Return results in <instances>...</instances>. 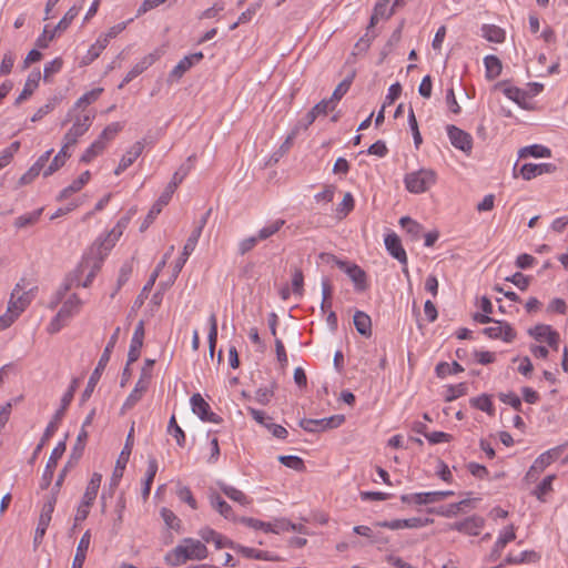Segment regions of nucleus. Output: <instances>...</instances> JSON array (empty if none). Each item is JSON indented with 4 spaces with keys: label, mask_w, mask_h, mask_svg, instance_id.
<instances>
[{
    "label": "nucleus",
    "mask_w": 568,
    "mask_h": 568,
    "mask_svg": "<svg viewBox=\"0 0 568 568\" xmlns=\"http://www.w3.org/2000/svg\"><path fill=\"white\" fill-rule=\"evenodd\" d=\"M354 209V197L347 192L342 202L337 205L336 214L339 219L345 217Z\"/></svg>",
    "instance_id": "3c124183"
},
{
    "label": "nucleus",
    "mask_w": 568,
    "mask_h": 568,
    "mask_svg": "<svg viewBox=\"0 0 568 568\" xmlns=\"http://www.w3.org/2000/svg\"><path fill=\"white\" fill-rule=\"evenodd\" d=\"M274 395V385L261 387L255 392V400L261 405H267Z\"/></svg>",
    "instance_id": "338daca9"
},
{
    "label": "nucleus",
    "mask_w": 568,
    "mask_h": 568,
    "mask_svg": "<svg viewBox=\"0 0 568 568\" xmlns=\"http://www.w3.org/2000/svg\"><path fill=\"white\" fill-rule=\"evenodd\" d=\"M119 335H120V327H116L114 329L113 334L110 336V339H109V342L98 362V365L88 381L87 387H85L84 392L82 393V400L88 399L91 396V394L93 393L94 387L97 386L102 372L104 371L105 366L108 365V363L110 361L111 353L118 343Z\"/></svg>",
    "instance_id": "7ed1b4c3"
},
{
    "label": "nucleus",
    "mask_w": 568,
    "mask_h": 568,
    "mask_svg": "<svg viewBox=\"0 0 568 568\" xmlns=\"http://www.w3.org/2000/svg\"><path fill=\"white\" fill-rule=\"evenodd\" d=\"M353 322L356 331L361 335L365 337H369L372 335V320L366 313L356 311L353 317Z\"/></svg>",
    "instance_id": "c85d7f7f"
},
{
    "label": "nucleus",
    "mask_w": 568,
    "mask_h": 568,
    "mask_svg": "<svg viewBox=\"0 0 568 568\" xmlns=\"http://www.w3.org/2000/svg\"><path fill=\"white\" fill-rule=\"evenodd\" d=\"M210 505L225 519L235 520L232 507L216 493L210 490L209 493Z\"/></svg>",
    "instance_id": "4be33fe9"
},
{
    "label": "nucleus",
    "mask_w": 568,
    "mask_h": 568,
    "mask_svg": "<svg viewBox=\"0 0 568 568\" xmlns=\"http://www.w3.org/2000/svg\"><path fill=\"white\" fill-rule=\"evenodd\" d=\"M447 134L450 143L458 150L469 154L473 149V138L466 131L455 126H447Z\"/></svg>",
    "instance_id": "ddd939ff"
},
{
    "label": "nucleus",
    "mask_w": 568,
    "mask_h": 568,
    "mask_svg": "<svg viewBox=\"0 0 568 568\" xmlns=\"http://www.w3.org/2000/svg\"><path fill=\"white\" fill-rule=\"evenodd\" d=\"M199 241V231H192L191 235L186 240V243L183 247L181 256L178 258L174 271L175 273H180L183 268L184 264L186 263L189 256L193 253V251L196 247Z\"/></svg>",
    "instance_id": "b1692460"
},
{
    "label": "nucleus",
    "mask_w": 568,
    "mask_h": 568,
    "mask_svg": "<svg viewBox=\"0 0 568 568\" xmlns=\"http://www.w3.org/2000/svg\"><path fill=\"white\" fill-rule=\"evenodd\" d=\"M63 65V61L61 58H55L52 61L45 63L43 69V79L48 80L53 74L58 73Z\"/></svg>",
    "instance_id": "e2e57ef3"
},
{
    "label": "nucleus",
    "mask_w": 568,
    "mask_h": 568,
    "mask_svg": "<svg viewBox=\"0 0 568 568\" xmlns=\"http://www.w3.org/2000/svg\"><path fill=\"white\" fill-rule=\"evenodd\" d=\"M207 548L201 540L184 538L178 546L165 555V561L173 567L185 564L187 560H202L207 557Z\"/></svg>",
    "instance_id": "f257e3e1"
},
{
    "label": "nucleus",
    "mask_w": 568,
    "mask_h": 568,
    "mask_svg": "<svg viewBox=\"0 0 568 568\" xmlns=\"http://www.w3.org/2000/svg\"><path fill=\"white\" fill-rule=\"evenodd\" d=\"M191 170L192 164H182L173 174L171 182L166 186H172V191L175 192L179 184L182 183V181L190 173Z\"/></svg>",
    "instance_id": "8fccbe9b"
},
{
    "label": "nucleus",
    "mask_w": 568,
    "mask_h": 568,
    "mask_svg": "<svg viewBox=\"0 0 568 568\" xmlns=\"http://www.w3.org/2000/svg\"><path fill=\"white\" fill-rule=\"evenodd\" d=\"M327 256L332 258L336 263V265L349 276V278L353 281L357 290H366V274L358 265L348 264L346 262L336 260V257L333 255Z\"/></svg>",
    "instance_id": "9b49d317"
},
{
    "label": "nucleus",
    "mask_w": 568,
    "mask_h": 568,
    "mask_svg": "<svg viewBox=\"0 0 568 568\" xmlns=\"http://www.w3.org/2000/svg\"><path fill=\"white\" fill-rule=\"evenodd\" d=\"M40 80V72L32 73L28 77L22 92L19 94V97L16 100V104H20L22 101L28 99L33 91L38 88Z\"/></svg>",
    "instance_id": "f704fd0d"
},
{
    "label": "nucleus",
    "mask_w": 568,
    "mask_h": 568,
    "mask_svg": "<svg viewBox=\"0 0 568 568\" xmlns=\"http://www.w3.org/2000/svg\"><path fill=\"white\" fill-rule=\"evenodd\" d=\"M102 92H103L102 88H95V89L84 93L77 100L73 108L69 111V114L73 113L75 110H78L84 105H89V104L95 102L100 98Z\"/></svg>",
    "instance_id": "4c0bfd02"
},
{
    "label": "nucleus",
    "mask_w": 568,
    "mask_h": 568,
    "mask_svg": "<svg viewBox=\"0 0 568 568\" xmlns=\"http://www.w3.org/2000/svg\"><path fill=\"white\" fill-rule=\"evenodd\" d=\"M106 40L98 38L97 41L89 48L87 54L82 58L81 64L88 65L100 57L102 51L106 48Z\"/></svg>",
    "instance_id": "72a5a7b5"
},
{
    "label": "nucleus",
    "mask_w": 568,
    "mask_h": 568,
    "mask_svg": "<svg viewBox=\"0 0 568 568\" xmlns=\"http://www.w3.org/2000/svg\"><path fill=\"white\" fill-rule=\"evenodd\" d=\"M133 433H134V424L132 425V427L126 436L125 445H124L123 449L121 450L120 456L116 460L115 468H114L113 475H112V484L113 485H118L119 480L123 476V470L129 462V458H130V455L132 452V447L134 444Z\"/></svg>",
    "instance_id": "1a4fd4ad"
},
{
    "label": "nucleus",
    "mask_w": 568,
    "mask_h": 568,
    "mask_svg": "<svg viewBox=\"0 0 568 568\" xmlns=\"http://www.w3.org/2000/svg\"><path fill=\"white\" fill-rule=\"evenodd\" d=\"M241 523L254 529H262L265 532L280 534L282 529H278L277 519L274 523H264L258 519L243 517L240 519Z\"/></svg>",
    "instance_id": "473e14b6"
},
{
    "label": "nucleus",
    "mask_w": 568,
    "mask_h": 568,
    "mask_svg": "<svg viewBox=\"0 0 568 568\" xmlns=\"http://www.w3.org/2000/svg\"><path fill=\"white\" fill-rule=\"evenodd\" d=\"M68 116L70 120H72L73 123L69 131L64 134L63 143L69 146H73L77 144L78 139L82 136L91 126L94 119V113L92 111H85L75 115H73V113H68Z\"/></svg>",
    "instance_id": "20e7f679"
},
{
    "label": "nucleus",
    "mask_w": 568,
    "mask_h": 568,
    "mask_svg": "<svg viewBox=\"0 0 568 568\" xmlns=\"http://www.w3.org/2000/svg\"><path fill=\"white\" fill-rule=\"evenodd\" d=\"M83 302L78 295L72 294L62 305L58 312L60 316H63L67 321L78 314L81 310Z\"/></svg>",
    "instance_id": "c756f323"
},
{
    "label": "nucleus",
    "mask_w": 568,
    "mask_h": 568,
    "mask_svg": "<svg viewBox=\"0 0 568 568\" xmlns=\"http://www.w3.org/2000/svg\"><path fill=\"white\" fill-rule=\"evenodd\" d=\"M278 462L284 466L292 468L297 471H302L305 468L304 462L298 456L293 455H282L278 457Z\"/></svg>",
    "instance_id": "09e8293b"
},
{
    "label": "nucleus",
    "mask_w": 568,
    "mask_h": 568,
    "mask_svg": "<svg viewBox=\"0 0 568 568\" xmlns=\"http://www.w3.org/2000/svg\"><path fill=\"white\" fill-rule=\"evenodd\" d=\"M466 504H467V500H462L456 504H450L447 507H439L437 509H432L429 511L437 514L439 516H444V517H453V516L457 515L458 511L462 509V506L466 505Z\"/></svg>",
    "instance_id": "6e6d98bb"
},
{
    "label": "nucleus",
    "mask_w": 568,
    "mask_h": 568,
    "mask_svg": "<svg viewBox=\"0 0 568 568\" xmlns=\"http://www.w3.org/2000/svg\"><path fill=\"white\" fill-rule=\"evenodd\" d=\"M82 9V3L72 6L63 16V18L58 22V24L54 27L55 31H58L60 34L64 32L74 18L79 14L80 10Z\"/></svg>",
    "instance_id": "c9c22d12"
},
{
    "label": "nucleus",
    "mask_w": 568,
    "mask_h": 568,
    "mask_svg": "<svg viewBox=\"0 0 568 568\" xmlns=\"http://www.w3.org/2000/svg\"><path fill=\"white\" fill-rule=\"evenodd\" d=\"M556 171V165L552 163H526L524 164L519 173L523 176L524 180L529 181L536 176L542 175V174H549Z\"/></svg>",
    "instance_id": "f3484780"
},
{
    "label": "nucleus",
    "mask_w": 568,
    "mask_h": 568,
    "mask_svg": "<svg viewBox=\"0 0 568 568\" xmlns=\"http://www.w3.org/2000/svg\"><path fill=\"white\" fill-rule=\"evenodd\" d=\"M172 186H166L158 201L150 209L144 222L141 225V231L149 227V225L154 221V219L161 213L162 209L170 202L173 195Z\"/></svg>",
    "instance_id": "2eb2a0df"
},
{
    "label": "nucleus",
    "mask_w": 568,
    "mask_h": 568,
    "mask_svg": "<svg viewBox=\"0 0 568 568\" xmlns=\"http://www.w3.org/2000/svg\"><path fill=\"white\" fill-rule=\"evenodd\" d=\"M354 75H351L344 79L334 90L329 100L337 105L338 101L346 94L349 90Z\"/></svg>",
    "instance_id": "de8ad7c7"
},
{
    "label": "nucleus",
    "mask_w": 568,
    "mask_h": 568,
    "mask_svg": "<svg viewBox=\"0 0 568 568\" xmlns=\"http://www.w3.org/2000/svg\"><path fill=\"white\" fill-rule=\"evenodd\" d=\"M405 186L408 192L419 194L426 192L436 182V173L429 169H420L405 175Z\"/></svg>",
    "instance_id": "39448f33"
},
{
    "label": "nucleus",
    "mask_w": 568,
    "mask_h": 568,
    "mask_svg": "<svg viewBox=\"0 0 568 568\" xmlns=\"http://www.w3.org/2000/svg\"><path fill=\"white\" fill-rule=\"evenodd\" d=\"M528 334L537 342L547 343L555 351L559 347V334L546 324H538L528 329Z\"/></svg>",
    "instance_id": "9d476101"
},
{
    "label": "nucleus",
    "mask_w": 568,
    "mask_h": 568,
    "mask_svg": "<svg viewBox=\"0 0 568 568\" xmlns=\"http://www.w3.org/2000/svg\"><path fill=\"white\" fill-rule=\"evenodd\" d=\"M300 426L310 433L325 430V418L322 419H311L304 418L300 422Z\"/></svg>",
    "instance_id": "4d7b16f0"
},
{
    "label": "nucleus",
    "mask_w": 568,
    "mask_h": 568,
    "mask_svg": "<svg viewBox=\"0 0 568 568\" xmlns=\"http://www.w3.org/2000/svg\"><path fill=\"white\" fill-rule=\"evenodd\" d=\"M168 432L173 435L176 439V444L179 446H184L185 444V434L182 428L178 425L176 419L172 416L169 420Z\"/></svg>",
    "instance_id": "5fc2aeb1"
},
{
    "label": "nucleus",
    "mask_w": 568,
    "mask_h": 568,
    "mask_svg": "<svg viewBox=\"0 0 568 568\" xmlns=\"http://www.w3.org/2000/svg\"><path fill=\"white\" fill-rule=\"evenodd\" d=\"M559 457V452L557 449H550L542 453L532 464V470H536L537 475H540L546 467H548L551 463H554Z\"/></svg>",
    "instance_id": "7c9ffc66"
},
{
    "label": "nucleus",
    "mask_w": 568,
    "mask_h": 568,
    "mask_svg": "<svg viewBox=\"0 0 568 568\" xmlns=\"http://www.w3.org/2000/svg\"><path fill=\"white\" fill-rule=\"evenodd\" d=\"M105 149V142L95 140L82 154L81 161L84 163L91 162L95 156L101 154Z\"/></svg>",
    "instance_id": "c03bdc74"
},
{
    "label": "nucleus",
    "mask_w": 568,
    "mask_h": 568,
    "mask_svg": "<svg viewBox=\"0 0 568 568\" xmlns=\"http://www.w3.org/2000/svg\"><path fill=\"white\" fill-rule=\"evenodd\" d=\"M471 404L479 410L486 412L489 415H494V406L491 399L487 395H480L471 399Z\"/></svg>",
    "instance_id": "603ef678"
},
{
    "label": "nucleus",
    "mask_w": 568,
    "mask_h": 568,
    "mask_svg": "<svg viewBox=\"0 0 568 568\" xmlns=\"http://www.w3.org/2000/svg\"><path fill=\"white\" fill-rule=\"evenodd\" d=\"M99 270L100 265L95 261L83 260L68 276L64 285L58 291L59 298H61L72 286H90Z\"/></svg>",
    "instance_id": "f03ea898"
},
{
    "label": "nucleus",
    "mask_w": 568,
    "mask_h": 568,
    "mask_svg": "<svg viewBox=\"0 0 568 568\" xmlns=\"http://www.w3.org/2000/svg\"><path fill=\"white\" fill-rule=\"evenodd\" d=\"M485 37L491 42L499 43L504 41L505 33L500 28L496 26H487L485 27Z\"/></svg>",
    "instance_id": "69168bd1"
},
{
    "label": "nucleus",
    "mask_w": 568,
    "mask_h": 568,
    "mask_svg": "<svg viewBox=\"0 0 568 568\" xmlns=\"http://www.w3.org/2000/svg\"><path fill=\"white\" fill-rule=\"evenodd\" d=\"M130 219L131 216L126 215L118 221L116 225L109 232L101 244L104 248L109 250L114 246L115 242L120 239V236L123 234V231L129 225Z\"/></svg>",
    "instance_id": "5701e85b"
},
{
    "label": "nucleus",
    "mask_w": 568,
    "mask_h": 568,
    "mask_svg": "<svg viewBox=\"0 0 568 568\" xmlns=\"http://www.w3.org/2000/svg\"><path fill=\"white\" fill-rule=\"evenodd\" d=\"M52 152L53 150L50 149L39 156V159L32 164V166L20 178V186L30 184L40 174V172L44 169L45 164L48 163Z\"/></svg>",
    "instance_id": "a211bd4d"
},
{
    "label": "nucleus",
    "mask_w": 568,
    "mask_h": 568,
    "mask_svg": "<svg viewBox=\"0 0 568 568\" xmlns=\"http://www.w3.org/2000/svg\"><path fill=\"white\" fill-rule=\"evenodd\" d=\"M551 152L548 148L539 144L525 146L519 151L520 158L532 156V158H549Z\"/></svg>",
    "instance_id": "a19ab883"
},
{
    "label": "nucleus",
    "mask_w": 568,
    "mask_h": 568,
    "mask_svg": "<svg viewBox=\"0 0 568 568\" xmlns=\"http://www.w3.org/2000/svg\"><path fill=\"white\" fill-rule=\"evenodd\" d=\"M101 481H102V475L99 473H93L90 481L87 485L85 491L82 497V501H84L85 504L93 505V503L97 498Z\"/></svg>",
    "instance_id": "bb28decb"
},
{
    "label": "nucleus",
    "mask_w": 568,
    "mask_h": 568,
    "mask_svg": "<svg viewBox=\"0 0 568 568\" xmlns=\"http://www.w3.org/2000/svg\"><path fill=\"white\" fill-rule=\"evenodd\" d=\"M42 212H43V209L41 207L33 212L26 213L23 215L18 216L14 220V226L17 229H24V227L36 224L39 221Z\"/></svg>",
    "instance_id": "ea45409f"
},
{
    "label": "nucleus",
    "mask_w": 568,
    "mask_h": 568,
    "mask_svg": "<svg viewBox=\"0 0 568 568\" xmlns=\"http://www.w3.org/2000/svg\"><path fill=\"white\" fill-rule=\"evenodd\" d=\"M60 33L53 29L49 30L48 26L44 27L42 33L38 37L36 44L41 49L48 48L49 43Z\"/></svg>",
    "instance_id": "bf43d9fd"
},
{
    "label": "nucleus",
    "mask_w": 568,
    "mask_h": 568,
    "mask_svg": "<svg viewBox=\"0 0 568 568\" xmlns=\"http://www.w3.org/2000/svg\"><path fill=\"white\" fill-rule=\"evenodd\" d=\"M236 550L246 558H253V559H257V560H271V561L281 560V558L278 556L273 555L270 551H265V550H260V549L244 547V546H237Z\"/></svg>",
    "instance_id": "cd10ccee"
},
{
    "label": "nucleus",
    "mask_w": 568,
    "mask_h": 568,
    "mask_svg": "<svg viewBox=\"0 0 568 568\" xmlns=\"http://www.w3.org/2000/svg\"><path fill=\"white\" fill-rule=\"evenodd\" d=\"M33 288L24 290V286L19 282L12 290L10 301L8 304L9 311L20 316V314L30 305L33 298Z\"/></svg>",
    "instance_id": "423d86ee"
},
{
    "label": "nucleus",
    "mask_w": 568,
    "mask_h": 568,
    "mask_svg": "<svg viewBox=\"0 0 568 568\" xmlns=\"http://www.w3.org/2000/svg\"><path fill=\"white\" fill-rule=\"evenodd\" d=\"M90 542H91V532H90V530H87L82 535V537L78 544V547H77L75 556H74L73 562H72V566H74V568L83 567Z\"/></svg>",
    "instance_id": "393cba45"
},
{
    "label": "nucleus",
    "mask_w": 568,
    "mask_h": 568,
    "mask_svg": "<svg viewBox=\"0 0 568 568\" xmlns=\"http://www.w3.org/2000/svg\"><path fill=\"white\" fill-rule=\"evenodd\" d=\"M165 266V260H162L158 266L155 267V270L153 271V273L151 274L148 283L144 285V287L142 288V292L140 293L139 297H138V302L140 304L143 303L144 298L146 297V293L152 288V286L154 285L160 272L162 271V268Z\"/></svg>",
    "instance_id": "a18cd8bd"
},
{
    "label": "nucleus",
    "mask_w": 568,
    "mask_h": 568,
    "mask_svg": "<svg viewBox=\"0 0 568 568\" xmlns=\"http://www.w3.org/2000/svg\"><path fill=\"white\" fill-rule=\"evenodd\" d=\"M176 495L180 498V500L186 503L192 509L197 508V503H196L195 498L193 497L192 491L190 490L189 487H185V486L179 487L176 490Z\"/></svg>",
    "instance_id": "0e129e2a"
},
{
    "label": "nucleus",
    "mask_w": 568,
    "mask_h": 568,
    "mask_svg": "<svg viewBox=\"0 0 568 568\" xmlns=\"http://www.w3.org/2000/svg\"><path fill=\"white\" fill-rule=\"evenodd\" d=\"M69 145L63 143L61 150L58 152V154L53 158L51 163L43 170V176L47 178L51 174H53L55 171H58L61 166L64 165L67 159L70 156L68 153Z\"/></svg>",
    "instance_id": "2f4dec72"
},
{
    "label": "nucleus",
    "mask_w": 568,
    "mask_h": 568,
    "mask_svg": "<svg viewBox=\"0 0 568 568\" xmlns=\"http://www.w3.org/2000/svg\"><path fill=\"white\" fill-rule=\"evenodd\" d=\"M143 150L144 140L136 141L121 158L118 168L114 170V174L120 175L129 166H131L134 161L142 154Z\"/></svg>",
    "instance_id": "dca6fc26"
},
{
    "label": "nucleus",
    "mask_w": 568,
    "mask_h": 568,
    "mask_svg": "<svg viewBox=\"0 0 568 568\" xmlns=\"http://www.w3.org/2000/svg\"><path fill=\"white\" fill-rule=\"evenodd\" d=\"M399 223L406 230V232L412 235L414 240L419 239L423 231V226L419 223H417L416 221L412 220L408 216H403L399 220Z\"/></svg>",
    "instance_id": "79ce46f5"
},
{
    "label": "nucleus",
    "mask_w": 568,
    "mask_h": 568,
    "mask_svg": "<svg viewBox=\"0 0 568 568\" xmlns=\"http://www.w3.org/2000/svg\"><path fill=\"white\" fill-rule=\"evenodd\" d=\"M77 389V379L72 382L69 389L65 392V394L61 398V407L55 412L53 419L48 424L44 433H43V439H49L57 430L58 423L62 419L64 415V410L70 405V403L73 399L74 392Z\"/></svg>",
    "instance_id": "6e6552de"
},
{
    "label": "nucleus",
    "mask_w": 568,
    "mask_h": 568,
    "mask_svg": "<svg viewBox=\"0 0 568 568\" xmlns=\"http://www.w3.org/2000/svg\"><path fill=\"white\" fill-rule=\"evenodd\" d=\"M192 412L203 422L219 424L221 418L211 410L210 405L204 400L201 394L192 395L190 399Z\"/></svg>",
    "instance_id": "f8f14e48"
},
{
    "label": "nucleus",
    "mask_w": 568,
    "mask_h": 568,
    "mask_svg": "<svg viewBox=\"0 0 568 568\" xmlns=\"http://www.w3.org/2000/svg\"><path fill=\"white\" fill-rule=\"evenodd\" d=\"M304 276H303V272L300 270V268H294L293 271V274H292V287H293V292L298 295V296H302L303 295V292H304Z\"/></svg>",
    "instance_id": "680f3d73"
},
{
    "label": "nucleus",
    "mask_w": 568,
    "mask_h": 568,
    "mask_svg": "<svg viewBox=\"0 0 568 568\" xmlns=\"http://www.w3.org/2000/svg\"><path fill=\"white\" fill-rule=\"evenodd\" d=\"M284 224V220H275L270 224L265 225L264 227H262L257 233V237L260 239V241L267 240L268 237L277 233Z\"/></svg>",
    "instance_id": "37998d69"
},
{
    "label": "nucleus",
    "mask_w": 568,
    "mask_h": 568,
    "mask_svg": "<svg viewBox=\"0 0 568 568\" xmlns=\"http://www.w3.org/2000/svg\"><path fill=\"white\" fill-rule=\"evenodd\" d=\"M210 331H209V349L210 355L213 356L217 341V321L215 314L209 317Z\"/></svg>",
    "instance_id": "864d4df0"
},
{
    "label": "nucleus",
    "mask_w": 568,
    "mask_h": 568,
    "mask_svg": "<svg viewBox=\"0 0 568 568\" xmlns=\"http://www.w3.org/2000/svg\"><path fill=\"white\" fill-rule=\"evenodd\" d=\"M202 59V52H196L184 57L170 72V79L180 80L184 75V73H186L194 64L199 63Z\"/></svg>",
    "instance_id": "6ab92c4d"
},
{
    "label": "nucleus",
    "mask_w": 568,
    "mask_h": 568,
    "mask_svg": "<svg viewBox=\"0 0 568 568\" xmlns=\"http://www.w3.org/2000/svg\"><path fill=\"white\" fill-rule=\"evenodd\" d=\"M491 323V326L484 328L483 333L485 335H487L489 338H499L508 343L514 341L516 333L508 323L495 320Z\"/></svg>",
    "instance_id": "4468645a"
},
{
    "label": "nucleus",
    "mask_w": 568,
    "mask_h": 568,
    "mask_svg": "<svg viewBox=\"0 0 568 568\" xmlns=\"http://www.w3.org/2000/svg\"><path fill=\"white\" fill-rule=\"evenodd\" d=\"M217 486L222 490V493L229 497L231 500L239 503L242 506H247L251 504L250 497H247L242 490L227 485L223 481H219Z\"/></svg>",
    "instance_id": "a878e982"
},
{
    "label": "nucleus",
    "mask_w": 568,
    "mask_h": 568,
    "mask_svg": "<svg viewBox=\"0 0 568 568\" xmlns=\"http://www.w3.org/2000/svg\"><path fill=\"white\" fill-rule=\"evenodd\" d=\"M484 524L485 520L481 517L473 516L463 521L453 524L450 528L469 536H478Z\"/></svg>",
    "instance_id": "aec40b11"
},
{
    "label": "nucleus",
    "mask_w": 568,
    "mask_h": 568,
    "mask_svg": "<svg viewBox=\"0 0 568 568\" xmlns=\"http://www.w3.org/2000/svg\"><path fill=\"white\" fill-rule=\"evenodd\" d=\"M65 452V443L64 442H60L52 450L49 459H48V463H47V468H54L57 467L58 465V460L62 457V455L64 454Z\"/></svg>",
    "instance_id": "052dcab7"
},
{
    "label": "nucleus",
    "mask_w": 568,
    "mask_h": 568,
    "mask_svg": "<svg viewBox=\"0 0 568 568\" xmlns=\"http://www.w3.org/2000/svg\"><path fill=\"white\" fill-rule=\"evenodd\" d=\"M539 556L534 550H525L517 556L508 555L505 562L509 565L528 564L538 561Z\"/></svg>",
    "instance_id": "58836bf2"
},
{
    "label": "nucleus",
    "mask_w": 568,
    "mask_h": 568,
    "mask_svg": "<svg viewBox=\"0 0 568 568\" xmlns=\"http://www.w3.org/2000/svg\"><path fill=\"white\" fill-rule=\"evenodd\" d=\"M486 77L489 80L496 79L501 73V61L496 55H487L484 59Z\"/></svg>",
    "instance_id": "e433bc0d"
},
{
    "label": "nucleus",
    "mask_w": 568,
    "mask_h": 568,
    "mask_svg": "<svg viewBox=\"0 0 568 568\" xmlns=\"http://www.w3.org/2000/svg\"><path fill=\"white\" fill-rule=\"evenodd\" d=\"M161 517L169 528L174 529V530H180L181 520L176 517V515L172 510H170L168 508H162Z\"/></svg>",
    "instance_id": "13d9d810"
},
{
    "label": "nucleus",
    "mask_w": 568,
    "mask_h": 568,
    "mask_svg": "<svg viewBox=\"0 0 568 568\" xmlns=\"http://www.w3.org/2000/svg\"><path fill=\"white\" fill-rule=\"evenodd\" d=\"M16 61V55L11 51H7L3 54L1 64H0V75H7L12 71L13 64Z\"/></svg>",
    "instance_id": "774afa93"
},
{
    "label": "nucleus",
    "mask_w": 568,
    "mask_h": 568,
    "mask_svg": "<svg viewBox=\"0 0 568 568\" xmlns=\"http://www.w3.org/2000/svg\"><path fill=\"white\" fill-rule=\"evenodd\" d=\"M452 495H454L452 490L414 493L402 495L400 500L404 504L428 505L442 501Z\"/></svg>",
    "instance_id": "0eeeda50"
},
{
    "label": "nucleus",
    "mask_w": 568,
    "mask_h": 568,
    "mask_svg": "<svg viewBox=\"0 0 568 568\" xmlns=\"http://www.w3.org/2000/svg\"><path fill=\"white\" fill-rule=\"evenodd\" d=\"M123 129V125L122 123L120 122H113L109 125H106L104 128V130L101 132V134L99 135V138L97 139L98 141H102V142H105V145L108 144V142L112 141L115 135Z\"/></svg>",
    "instance_id": "49530a36"
},
{
    "label": "nucleus",
    "mask_w": 568,
    "mask_h": 568,
    "mask_svg": "<svg viewBox=\"0 0 568 568\" xmlns=\"http://www.w3.org/2000/svg\"><path fill=\"white\" fill-rule=\"evenodd\" d=\"M384 242L387 251L394 258H396L402 264L407 263L406 252L402 246L399 237L395 233L386 235Z\"/></svg>",
    "instance_id": "412c9836"
}]
</instances>
